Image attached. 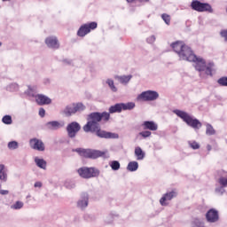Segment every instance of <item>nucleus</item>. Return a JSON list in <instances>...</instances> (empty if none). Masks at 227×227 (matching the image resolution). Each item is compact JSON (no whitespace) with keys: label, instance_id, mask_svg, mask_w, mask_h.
<instances>
[{"label":"nucleus","instance_id":"c756f323","mask_svg":"<svg viewBox=\"0 0 227 227\" xmlns=\"http://www.w3.org/2000/svg\"><path fill=\"white\" fill-rule=\"evenodd\" d=\"M110 168L113 169V171H118L121 168L120 161L118 160H112L109 162Z\"/></svg>","mask_w":227,"mask_h":227},{"label":"nucleus","instance_id":"2f4dec72","mask_svg":"<svg viewBox=\"0 0 227 227\" xmlns=\"http://www.w3.org/2000/svg\"><path fill=\"white\" fill-rule=\"evenodd\" d=\"M66 189H75V181L67 180L64 184Z\"/></svg>","mask_w":227,"mask_h":227},{"label":"nucleus","instance_id":"864d4df0","mask_svg":"<svg viewBox=\"0 0 227 227\" xmlns=\"http://www.w3.org/2000/svg\"><path fill=\"white\" fill-rule=\"evenodd\" d=\"M94 220H95V218H93V216H91L90 221H94Z\"/></svg>","mask_w":227,"mask_h":227},{"label":"nucleus","instance_id":"37998d69","mask_svg":"<svg viewBox=\"0 0 227 227\" xmlns=\"http://www.w3.org/2000/svg\"><path fill=\"white\" fill-rule=\"evenodd\" d=\"M147 43H153L155 42V35H151L146 39Z\"/></svg>","mask_w":227,"mask_h":227},{"label":"nucleus","instance_id":"c03bdc74","mask_svg":"<svg viewBox=\"0 0 227 227\" xmlns=\"http://www.w3.org/2000/svg\"><path fill=\"white\" fill-rule=\"evenodd\" d=\"M220 35L223 38H224L225 42H227V30H222Z\"/></svg>","mask_w":227,"mask_h":227},{"label":"nucleus","instance_id":"a211bd4d","mask_svg":"<svg viewBox=\"0 0 227 227\" xmlns=\"http://www.w3.org/2000/svg\"><path fill=\"white\" fill-rule=\"evenodd\" d=\"M142 127L144 130H152V131H155L159 129V125H157V123H155V121H145L142 123Z\"/></svg>","mask_w":227,"mask_h":227},{"label":"nucleus","instance_id":"f8f14e48","mask_svg":"<svg viewBox=\"0 0 227 227\" xmlns=\"http://www.w3.org/2000/svg\"><path fill=\"white\" fill-rule=\"evenodd\" d=\"M178 196V193L176 191H171L165 193L160 200V203L161 207H168L169 205V202L173 200V198H176Z\"/></svg>","mask_w":227,"mask_h":227},{"label":"nucleus","instance_id":"a18cd8bd","mask_svg":"<svg viewBox=\"0 0 227 227\" xmlns=\"http://www.w3.org/2000/svg\"><path fill=\"white\" fill-rule=\"evenodd\" d=\"M39 116H41V118L45 117V109H43V108L39 109Z\"/></svg>","mask_w":227,"mask_h":227},{"label":"nucleus","instance_id":"473e14b6","mask_svg":"<svg viewBox=\"0 0 227 227\" xmlns=\"http://www.w3.org/2000/svg\"><path fill=\"white\" fill-rule=\"evenodd\" d=\"M22 207H24V202L18 200L13 205L11 206V208H12V210H20Z\"/></svg>","mask_w":227,"mask_h":227},{"label":"nucleus","instance_id":"a878e982","mask_svg":"<svg viewBox=\"0 0 227 227\" xmlns=\"http://www.w3.org/2000/svg\"><path fill=\"white\" fill-rule=\"evenodd\" d=\"M0 181L4 183L8 181V174L4 171V165H0Z\"/></svg>","mask_w":227,"mask_h":227},{"label":"nucleus","instance_id":"7c9ffc66","mask_svg":"<svg viewBox=\"0 0 227 227\" xmlns=\"http://www.w3.org/2000/svg\"><path fill=\"white\" fill-rule=\"evenodd\" d=\"M206 134L207 136H214L215 134V129H214V127L211 126V124L206 125Z\"/></svg>","mask_w":227,"mask_h":227},{"label":"nucleus","instance_id":"39448f33","mask_svg":"<svg viewBox=\"0 0 227 227\" xmlns=\"http://www.w3.org/2000/svg\"><path fill=\"white\" fill-rule=\"evenodd\" d=\"M73 152H76V153L81 157H85V159H98V157H104L106 155V152L95 149L76 148L73 149Z\"/></svg>","mask_w":227,"mask_h":227},{"label":"nucleus","instance_id":"ddd939ff","mask_svg":"<svg viewBox=\"0 0 227 227\" xmlns=\"http://www.w3.org/2000/svg\"><path fill=\"white\" fill-rule=\"evenodd\" d=\"M29 146L32 150H36L37 152H45V145L43 141L38 138H31L29 140Z\"/></svg>","mask_w":227,"mask_h":227},{"label":"nucleus","instance_id":"e433bc0d","mask_svg":"<svg viewBox=\"0 0 227 227\" xmlns=\"http://www.w3.org/2000/svg\"><path fill=\"white\" fill-rule=\"evenodd\" d=\"M9 150H17L19 148V142L17 141H11L8 143Z\"/></svg>","mask_w":227,"mask_h":227},{"label":"nucleus","instance_id":"f3484780","mask_svg":"<svg viewBox=\"0 0 227 227\" xmlns=\"http://www.w3.org/2000/svg\"><path fill=\"white\" fill-rule=\"evenodd\" d=\"M35 102L38 106H49V104L52 103V99L45 95L37 94L35 96Z\"/></svg>","mask_w":227,"mask_h":227},{"label":"nucleus","instance_id":"cd10ccee","mask_svg":"<svg viewBox=\"0 0 227 227\" xmlns=\"http://www.w3.org/2000/svg\"><path fill=\"white\" fill-rule=\"evenodd\" d=\"M20 88V86L19 85V83L12 82L9 85H7L6 90L11 92H15V91H19Z\"/></svg>","mask_w":227,"mask_h":227},{"label":"nucleus","instance_id":"8fccbe9b","mask_svg":"<svg viewBox=\"0 0 227 227\" xmlns=\"http://www.w3.org/2000/svg\"><path fill=\"white\" fill-rule=\"evenodd\" d=\"M207 152H210V150H212V145H207Z\"/></svg>","mask_w":227,"mask_h":227},{"label":"nucleus","instance_id":"bb28decb","mask_svg":"<svg viewBox=\"0 0 227 227\" xmlns=\"http://www.w3.org/2000/svg\"><path fill=\"white\" fill-rule=\"evenodd\" d=\"M0 181L4 183L8 181V174L4 171V165H0Z\"/></svg>","mask_w":227,"mask_h":227},{"label":"nucleus","instance_id":"6e6552de","mask_svg":"<svg viewBox=\"0 0 227 227\" xmlns=\"http://www.w3.org/2000/svg\"><path fill=\"white\" fill-rule=\"evenodd\" d=\"M157 98H159V92L155 90H145L137 97V102H153Z\"/></svg>","mask_w":227,"mask_h":227},{"label":"nucleus","instance_id":"412c9836","mask_svg":"<svg viewBox=\"0 0 227 227\" xmlns=\"http://www.w3.org/2000/svg\"><path fill=\"white\" fill-rule=\"evenodd\" d=\"M35 162L37 168H40V169H47V161L42 158L35 157Z\"/></svg>","mask_w":227,"mask_h":227},{"label":"nucleus","instance_id":"f704fd0d","mask_svg":"<svg viewBox=\"0 0 227 227\" xmlns=\"http://www.w3.org/2000/svg\"><path fill=\"white\" fill-rule=\"evenodd\" d=\"M161 19L162 20H164L167 26H169L171 24V16H169V14H166V13L161 14Z\"/></svg>","mask_w":227,"mask_h":227},{"label":"nucleus","instance_id":"79ce46f5","mask_svg":"<svg viewBox=\"0 0 227 227\" xmlns=\"http://www.w3.org/2000/svg\"><path fill=\"white\" fill-rule=\"evenodd\" d=\"M140 136H142V137H150V136H152V131H148V130H145V131H142L139 133Z\"/></svg>","mask_w":227,"mask_h":227},{"label":"nucleus","instance_id":"6ab92c4d","mask_svg":"<svg viewBox=\"0 0 227 227\" xmlns=\"http://www.w3.org/2000/svg\"><path fill=\"white\" fill-rule=\"evenodd\" d=\"M115 79L119 81L121 84L127 85L128 82H130V79H132V74L129 75H116Z\"/></svg>","mask_w":227,"mask_h":227},{"label":"nucleus","instance_id":"4c0bfd02","mask_svg":"<svg viewBox=\"0 0 227 227\" xmlns=\"http://www.w3.org/2000/svg\"><path fill=\"white\" fill-rule=\"evenodd\" d=\"M215 192L217 196H223L226 192V190H224V186H218L215 188Z\"/></svg>","mask_w":227,"mask_h":227},{"label":"nucleus","instance_id":"0eeeda50","mask_svg":"<svg viewBox=\"0 0 227 227\" xmlns=\"http://www.w3.org/2000/svg\"><path fill=\"white\" fill-rule=\"evenodd\" d=\"M191 8L192 10L199 12L200 13H203L205 12H207V13H214V9L212 8V5H210V4L202 3L200 0H193L191 3Z\"/></svg>","mask_w":227,"mask_h":227},{"label":"nucleus","instance_id":"9b49d317","mask_svg":"<svg viewBox=\"0 0 227 227\" xmlns=\"http://www.w3.org/2000/svg\"><path fill=\"white\" fill-rule=\"evenodd\" d=\"M89 203H90V194L84 192L81 193L80 199L76 202V207L77 208H80V210H86V208H88Z\"/></svg>","mask_w":227,"mask_h":227},{"label":"nucleus","instance_id":"9d476101","mask_svg":"<svg viewBox=\"0 0 227 227\" xmlns=\"http://www.w3.org/2000/svg\"><path fill=\"white\" fill-rule=\"evenodd\" d=\"M66 130L67 132V137L70 139H74L77 133L81 130V124L77 121H72L71 123L67 124Z\"/></svg>","mask_w":227,"mask_h":227},{"label":"nucleus","instance_id":"c85d7f7f","mask_svg":"<svg viewBox=\"0 0 227 227\" xmlns=\"http://www.w3.org/2000/svg\"><path fill=\"white\" fill-rule=\"evenodd\" d=\"M106 82L108 84L109 89L113 93H116L118 91V88L114 86V81L111 78L106 79Z\"/></svg>","mask_w":227,"mask_h":227},{"label":"nucleus","instance_id":"4be33fe9","mask_svg":"<svg viewBox=\"0 0 227 227\" xmlns=\"http://www.w3.org/2000/svg\"><path fill=\"white\" fill-rule=\"evenodd\" d=\"M109 114H114V113H121L122 108H121V103H117L112 106L109 107Z\"/></svg>","mask_w":227,"mask_h":227},{"label":"nucleus","instance_id":"49530a36","mask_svg":"<svg viewBox=\"0 0 227 227\" xmlns=\"http://www.w3.org/2000/svg\"><path fill=\"white\" fill-rule=\"evenodd\" d=\"M0 194L2 196H8V194H10V191H8V190H0Z\"/></svg>","mask_w":227,"mask_h":227},{"label":"nucleus","instance_id":"aec40b11","mask_svg":"<svg viewBox=\"0 0 227 227\" xmlns=\"http://www.w3.org/2000/svg\"><path fill=\"white\" fill-rule=\"evenodd\" d=\"M135 157L137 158V160H143L145 157H146V153L141 147L137 146L135 148Z\"/></svg>","mask_w":227,"mask_h":227},{"label":"nucleus","instance_id":"de8ad7c7","mask_svg":"<svg viewBox=\"0 0 227 227\" xmlns=\"http://www.w3.org/2000/svg\"><path fill=\"white\" fill-rule=\"evenodd\" d=\"M42 182L38 181V182H35V184H34V187H38L39 189L42 188Z\"/></svg>","mask_w":227,"mask_h":227},{"label":"nucleus","instance_id":"ea45409f","mask_svg":"<svg viewBox=\"0 0 227 227\" xmlns=\"http://www.w3.org/2000/svg\"><path fill=\"white\" fill-rule=\"evenodd\" d=\"M217 82L220 86H225L227 88V76L219 78Z\"/></svg>","mask_w":227,"mask_h":227},{"label":"nucleus","instance_id":"20e7f679","mask_svg":"<svg viewBox=\"0 0 227 227\" xmlns=\"http://www.w3.org/2000/svg\"><path fill=\"white\" fill-rule=\"evenodd\" d=\"M82 111H86V106H84V104L72 103L66 106V107L60 111V114H63L67 118H70V116H74L76 113H82Z\"/></svg>","mask_w":227,"mask_h":227},{"label":"nucleus","instance_id":"1a4fd4ad","mask_svg":"<svg viewBox=\"0 0 227 227\" xmlns=\"http://www.w3.org/2000/svg\"><path fill=\"white\" fill-rule=\"evenodd\" d=\"M98 26V24H97V22L95 21L82 25L77 31V36H80L82 38L86 36V35L91 33V31H93L94 29H97Z\"/></svg>","mask_w":227,"mask_h":227},{"label":"nucleus","instance_id":"58836bf2","mask_svg":"<svg viewBox=\"0 0 227 227\" xmlns=\"http://www.w3.org/2000/svg\"><path fill=\"white\" fill-rule=\"evenodd\" d=\"M188 145L192 150H200V144L196 141H189Z\"/></svg>","mask_w":227,"mask_h":227},{"label":"nucleus","instance_id":"f03ea898","mask_svg":"<svg viewBox=\"0 0 227 227\" xmlns=\"http://www.w3.org/2000/svg\"><path fill=\"white\" fill-rule=\"evenodd\" d=\"M111 114L107 112L98 113L93 112L87 116V123L83 126L85 132H95L98 137L101 139H118L120 135L100 129L99 121H109Z\"/></svg>","mask_w":227,"mask_h":227},{"label":"nucleus","instance_id":"09e8293b","mask_svg":"<svg viewBox=\"0 0 227 227\" xmlns=\"http://www.w3.org/2000/svg\"><path fill=\"white\" fill-rule=\"evenodd\" d=\"M63 63L65 65H72V60L68 59H66L63 60Z\"/></svg>","mask_w":227,"mask_h":227},{"label":"nucleus","instance_id":"603ef678","mask_svg":"<svg viewBox=\"0 0 227 227\" xmlns=\"http://www.w3.org/2000/svg\"><path fill=\"white\" fill-rule=\"evenodd\" d=\"M127 1V3H134V1H136V0H126Z\"/></svg>","mask_w":227,"mask_h":227},{"label":"nucleus","instance_id":"423d86ee","mask_svg":"<svg viewBox=\"0 0 227 227\" xmlns=\"http://www.w3.org/2000/svg\"><path fill=\"white\" fill-rule=\"evenodd\" d=\"M77 173L81 178H85L88 180L90 178H96L98 176L100 175V170L93 167H82L77 169Z\"/></svg>","mask_w":227,"mask_h":227},{"label":"nucleus","instance_id":"5fc2aeb1","mask_svg":"<svg viewBox=\"0 0 227 227\" xmlns=\"http://www.w3.org/2000/svg\"><path fill=\"white\" fill-rule=\"evenodd\" d=\"M3 45V43L0 42V47Z\"/></svg>","mask_w":227,"mask_h":227},{"label":"nucleus","instance_id":"7ed1b4c3","mask_svg":"<svg viewBox=\"0 0 227 227\" xmlns=\"http://www.w3.org/2000/svg\"><path fill=\"white\" fill-rule=\"evenodd\" d=\"M174 114H176L178 118H181L188 127H191L192 129H194V130H200L201 127H203V124H201V121L200 120L192 117L191 114H189L186 112H184L179 109H176L173 111Z\"/></svg>","mask_w":227,"mask_h":227},{"label":"nucleus","instance_id":"c9c22d12","mask_svg":"<svg viewBox=\"0 0 227 227\" xmlns=\"http://www.w3.org/2000/svg\"><path fill=\"white\" fill-rule=\"evenodd\" d=\"M2 121L5 125H12V115H4L2 119Z\"/></svg>","mask_w":227,"mask_h":227},{"label":"nucleus","instance_id":"4468645a","mask_svg":"<svg viewBox=\"0 0 227 227\" xmlns=\"http://www.w3.org/2000/svg\"><path fill=\"white\" fill-rule=\"evenodd\" d=\"M45 43L47 47L52 51H58V49H59V41L58 40V37L54 35L48 36L45 39Z\"/></svg>","mask_w":227,"mask_h":227},{"label":"nucleus","instance_id":"2eb2a0df","mask_svg":"<svg viewBox=\"0 0 227 227\" xmlns=\"http://www.w3.org/2000/svg\"><path fill=\"white\" fill-rule=\"evenodd\" d=\"M44 127L48 129V130H59V129H63L65 127V121H51L45 123Z\"/></svg>","mask_w":227,"mask_h":227},{"label":"nucleus","instance_id":"72a5a7b5","mask_svg":"<svg viewBox=\"0 0 227 227\" xmlns=\"http://www.w3.org/2000/svg\"><path fill=\"white\" fill-rule=\"evenodd\" d=\"M192 227H205V223L201 220L195 218L192 223Z\"/></svg>","mask_w":227,"mask_h":227},{"label":"nucleus","instance_id":"dca6fc26","mask_svg":"<svg viewBox=\"0 0 227 227\" xmlns=\"http://www.w3.org/2000/svg\"><path fill=\"white\" fill-rule=\"evenodd\" d=\"M207 223H217L219 221V212L214 208L209 209L206 214Z\"/></svg>","mask_w":227,"mask_h":227},{"label":"nucleus","instance_id":"b1692460","mask_svg":"<svg viewBox=\"0 0 227 227\" xmlns=\"http://www.w3.org/2000/svg\"><path fill=\"white\" fill-rule=\"evenodd\" d=\"M122 111H132L134 107H136V103L128 102V103H121Z\"/></svg>","mask_w":227,"mask_h":227},{"label":"nucleus","instance_id":"a19ab883","mask_svg":"<svg viewBox=\"0 0 227 227\" xmlns=\"http://www.w3.org/2000/svg\"><path fill=\"white\" fill-rule=\"evenodd\" d=\"M218 183L222 187H227V177L222 176L218 179Z\"/></svg>","mask_w":227,"mask_h":227},{"label":"nucleus","instance_id":"393cba45","mask_svg":"<svg viewBox=\"0 0 227 227\" xmlns=\"http://www.w3.org/2000/svg\"><path fill=\"white\" fill-rule=\"evenodd\" d=\"M25 95L36 98V87L28 86V89L25 91Z\"/></svg>","mask_w":227,"mask_h":227},{"label":"nucleus","instance_id":"f257e3e1","mask_svg":"<svg viewBox=\"0 0 227 227\" xmlns=\"http://www.w3.org/2000/svg\"><path fill=\"white\" fill-rule=\"evenodd\" d=\"M171 47L176 52L179 59L183 61H190L195 63V70L198 72H205L206 75L212 76V72H214V67L215 65L214 62H205V59L201 58H198L195 54H193L191 47L185 45L182 41H176L171 43Z\"/></svg>","mask_w":227,"mask_h":227},{"label":"nucleus","instance_id":"5701e85b","mask_svg":"<svg viewBox=\"0 0 227 227\" xmlns=\"http://www.w3.org/2000/svg\"><path fill=\"white\" fill-rule=\"evenodd\" d=\"M127 171H130L131 173H134L137 169H139V163L137 161H130L128 163V166L126 168Z\"/></svg>","mask_w":227,"mask_h":227},{"label":"nucleus","instance_id":"3c124183","mask_svg":"<svg viewBox=\"0 0 227 227\" xmlns=\"http://www.w3.org/2000/svg\"><path fill=\"white\" fill-rule=\"evenodd\" d=\"M139 3H150V0H138Z\"/></svg>","mask_w":227,"mask_h":227}]
</instances>
